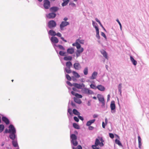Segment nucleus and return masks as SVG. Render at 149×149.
<instances>
[{"label":"nucleus","instance_id":"7c9ffc66","mask_svg":"<svg viewBox=\"0 0 149 149\" xmlns=\"http://www.w3.org/2000/svg\"><path fill=\"white\" fill-rule=\"evenodd\" d=\"M72 112L73 113L76 115H80V113L76 109H74L73 110Z\"/></svg>","mask_w":149,"mask_h":149},{"label":"nucleus","instance_id":"ddd939ff","mask_svg":"<svg viewBox=\"0 0 149 149\" xmlns=\"http://www.w3.org/2000/svg\"><path fill=\"white\" fill-rule=\"evenodd\" d=\"M59 9V8L57 7L53 6L50 8L49 10L52 12L55 13Z\"/></svg>","mask_w":149,"mask_h":149},{"label":"nucleus","instance_id":"a19ab883","mask_svg":"<svg viewBox=\"0 0 149 149\" xmlns=\"http://www.w3.org/2000/svg\"><path fill=\"white\" fill-rule=\"evenodd\" d=\"M66 53V52H64L61 51H60V52H59V54L61 56H65V54Z\"/></svg>","mask_w":149,"mask_h":149},{"label":"nucleus","instance_id":"f3484780","mask_svg":"<svg viewBox=\"0 0 149 149\" xmlns=\"http://www.w3.org/2000/svg\"><path fill=\"white\" fill-rule=\"evenodd\" d=\"M84 49L83 48H81L80 50H77L76 52V54L77 57H78L80 56L81 53L83 52Z\"/></svg>","mask_w":149,"mask_h":149},{"label":"nucleus","instance_id":"7ed1b4c3","mask_svg":"<svg viewBox=\"0 0 149 149\" xmlns=\"http://www.w3.org/2000/svg\"><path fill=\"white\" fill-rule=\"evenodd\" d=\"M15 136V137H13L12 138V139H10L12 140V144L14 147H17V149H19V146L17 143V134H16Z\"/></svg>","mask_w":149,"mask_h":149},{"label":"nucleus","instance_id":"c03bdc74","mask_svg":"<svg viewBox=\"0 0 149 149\" xmlns=\"http://www.w3.org/2000/svg\"><path fill=\"white\" fill-rule=\"evenodd\" d=\"M77 41L78 42H79V43H80L81 44H84V40H80L79 39H77Z\"/></svg>","mask_w":149,"mask_h":149},{"label":"nucleus","instance_id":"3c124183","mask_svg":"<svg viewBox=\"0 0 149 149\" xmlns=\"http://www.w3.org/2000/svg\"><path fill=\"white\" fill-rule=\"evenodd\" d=\"M101 35L102 36H103L105 40L107 39V37L106 36L105 34H104V33H103V32H101Z\"/></svg>","mask_w":149,"mask_h":149},{"label":"nucleus","instance_id":"4be33fe9","mask_svg":"<svg viewBox=\"0 0 149 149\" xmlns=\"http://www.w3.org/2000/svg\"><path fill=\"white\" fill-rule=\"evenodd\" d=\"M97 88L99 90L101 91H103L105 89V87L102 85H98L97 86Z\"/></svg>","mask_w":149,"mask_h":149},{"label":"nucleus","instance_id":"c85d7f7f","mask_svg":"<svg viewBox=\"0 0 149 149\" xmlns=\"http://www.w3.org/2000/svg\"><path fill=\"white\" fill-rule=\"evenodd\" d=\"M73 74L76 78H79L80 77V75L76 72L73 71L72 72Z\"/></svg>","mask_w":149,"mask_h":149},{"label":"nucleus","instance_id":"680f3d73","mask_svg":"<svg viewBox=\"0 0 149 149\" xmlns=\"http://www.w3.org/2000/svg\"><path fill=\"white\" fill-rule=\"evenodd\" d=\"M56 36H57L58 37H61V34L60 33H56Z\"/></svg>","mask_w":149,"mask_h":149},{"label":"nucleus","instance_id":"f704fd0d","mask_svg":"<svg viewBox=\"0 0 149 149\" xmlns=\"http://www.w3.org/2000/svg\"><path fill=\"white\" fill-rule=\"evenodd\" d=\"M122 84H120L118 86V91L120 93V95L121 94V93H122Z\"/></svg>","mask_w":149,"mask_h":149},{"label":"nucleus","instance_id":"5fc2aeb1","mask_svg":"<svg viewBox=\"0 0 149 149\" xmlns=\"http://www.w3.org/2000/svg\"><path fill=\"white\" fill-rule=\"evenodd\" d=\"M116 21L118 22V23L119 24L120 26V29H121L122 25H121V23H120V22L119 21V20L118 19H116Z\"/></svg>","mask_w":149,"mask_h":149},{"label":"nucleus","instance_id":"37998d69","mask_svg":"<svg viewBox=\"0 0 149 149\" xmlns=\"http://www.w3.org/2000/svg\"><path fill=\"white\" fill-rule=\"evenodd\" d=\"M4 128V125L3 124L0 125V133L2 132Z\"/></svg>","mask_w":149,"mask_h":149},{"label":"nucleus","instance_id":"f8f14e48","mask_svg":"<svg viewBox=\"0 0 149 149\" xmlns=\"http://www.w3.org/2000/svg\"><path fill=\"white\" fill-rule=\"evenodd\" d=\"M50 40L52 43H57L58 42V40L57 37L52 36L50 38Z\"/></svg>","mask_w":149,"mask_h":149},{"label":"nucleus","instance_id":"0e129e2a","mask_svg":"<svg viewBox=\"0 0 149 149\" xmlns=\"http://www.w3.org/2000/svg\"><path fill=\"white\" fill-rule=\"evenodd\" d=\"M91 101L90 100H89L88 101V102L87 103V104L88 106H90L91 105Z\"/></svg>","mask_w":149,"mask_h":149},{"label":"nucleus","instance_id":"a878e982","mask_svg":"<svg viewBox=\"0 0 149 149\" xmlns=\"http://www.w3.org/2000/svg\"><path fill=\"white\" fill-rule=\"evenodd\" d=\"M100 143V142L99 141V139H98V138H96L95 139V145H94L97 146L99 145L100 147H101Z\"/></svg>","mask_w":149,"mask_h":149},{"label":"nucleus","instance_id":"5701e85b","mask_svg":"<svg viewBox=\"0 0 149 149\" xmlns=\"http://www.w3.org/2000/svg\"><path fill=\"white\" fill-rule=\"evenodd\" d=\"M56 33L52 30H50L48 32V34L51 36H56Z\"/></svg>","mask_w":149,"mask_h":149},{"label":"nucleus","instance_id":"69168bd1","mask_svg":"<svg viewBox=\"0 0 149 149\" xmlns=\"http://www.w3.org/2000/svg\"><path fill=\"white\" fill-rule=\"evenodd\" d=\"M105 124L104 122H103L102 123V127L103 128H105Z\"/></svg>","mask_w":149,"mask_h":149},{"label":"nucleus","instance_id":"4c0bfd02","mask_svg":"<svg viewBox=\"0 0 149 149\" xmlns=\"http://www.w3.org/2000/svg\"><path fill=\"white\" fill-rule=\"evenodd\" d=\"M96 29V37L97 39H100V36L99 35V30H98L97 28Z\"/></svg>","mask_w":149,"mask_h":149},{"label":"nucleus","instance_id":"49530a36","mask_svg":"<svg viewBox=\"0 0 149 149\" xmlns=\"http://www.w3.org/2000/svg\"><path fill=\"white\" fill-rule=\"evenodd\" d=\"M66 78L69 81H71V78L68 74H66Z\"/></svg>","mask_w":149,"mask_h":149},{"label":"nucleus","instance_id":"2f4dec72","mask_svg":"<svg viewBox=\"0 0 149 149\" xmlns=\"http://www.w3.org/2000/svg\"><path fill=\"white\" fill-rule=\"evenodd\" d=\"M92 24L93 26L95 28L96 30V28H97L98 30H99V28L97 26V24L96 22L93 21H92Z\"/></svg>","mask_w":149,"mask_h":149},{"label":"nucleus","instance_id":"423d86ee","mask_svg":"<svg viewBox=\"0 0 149 149\" xmlns=\"http://www.w3.org/2000/svg\"><path fill=\"white\" fill-rule=\"evenodd\" d=\"M56 26V23L54 20H50L48 22V26L50 29H52L55 27Z\"/></svg>","mask_w":149,"mask_h":149},{"label":"nucleus","instance_id":"6e6d98bb","mask_svg":"<svg viewBox=\"0 0 149 149\" xmlns=\"http://www.w3.org/2000/svg\"><path fill=\"white\" fill-rule=\"evenodd\" d=\"M74 120L77 122H78L79 121V118H78L76 116H74Z\"/></svg>","mask_w":149,"mask_h":149},{"label":"nucleus","instance_id":"bf43d9fd","mask_svg":"<svg viewBox=\"0 0 149 149\" xmlns=\"http://www.w3.org/2000/svg\"><path fill=\"white\" fill-rule=\"evenodd\" d=\"M69 5H71L72 7H75L76 6V4L74 3H69Z\"/></svg>","mask_w":149,"mask_h":149},{"label":"nucleus","instance_id":"4468645a","mask_svg":"<svg viewBox=\"0 0 149 149\" xmlns=\"http://www.w3.org/2000/svg\"><path fill=\"white\" fill-rule=\"evenodd\" d=\"M71 93L72 95L75 96L76 97V98H81L82 97V96L81 95L79 94L78 93H75L73 91H72Z\"/></svg>","mask_w":149,"mask_h":149},{"label":"nucleus","instance_id":"393cba45","mask_svg":"<svg viewBox=\"0 0 149 149\" xmlns=\"http://www.w3.org/2000/svg\"><path fill=\"white\" fill-rule=\"evenodd\" d=\"M72 59V57L71 56H65L63 58V59L65 61H71Z\"/></svg>","mask_w":149,"mask_h":149},{"label":"nucleus","instance_id":"8fccbe9b","mask_svg":"<svg viewBox=\"0 0 149 149\" xmlns=\"http://www.w3.org/2000/svg\"><path fill=\"white\" fill-rule=\"evenodd\" d=\"M98 146L94 145H92V148L93 149H100L99 148L97 147Z\"/></svg>","mask_w":149,"mask_h":149},{"label":"nucleus","instance_id":"39448f33","mask_svg":"<svg viewBox=\"0 0 149 149\" xmlns=\"http://www.w3.org/2000/svg\"><path fill=\"white\" fill-rule=\"evenodd\" d=\"M81 91L83 93L87 95H92L94 94V92L91 90L88 89L86 87L83 88L81 89Z\"/></svg>","mask_w":149,"mask_h":149},{"label":"nucleus","instance_id":"79ce46f5","mask_svg":"<svg viewBox=\"0 0 149 149\" xmlns=\"http://www.w3.org/2000/svg\"><path fill=\"white\" fill-rule=\"evenodd\" d=\"M57 47H58L59 49L61 50H65V48L62 45H58Z\"/></svg>","mask_w":149,"mask_h":149},{"label":"nucleus","instance_id":"20e7f679","mask_svg":"<svg viewBox=\"0 0 149 149\" xmlns=\"http://www.w3.org/2000/svg\"><path fill=\"white\" fill-rule=\"evenodd\" d=\"M97 97L100 103H101L102 107H104L105 105V100L103 96L101 94H98Z\"/></svg>","mask_w":149,"mask_h":149},{"label":"nucleus","instance_id":"e433bc0d","mask_svg":"<svg viewBox=\"0 0 149 149\" xmlns=\"http://www.w3.org/2000/svg\"><path fill=\"white\" fill-rule=\"evenodd\" d=\"M70 0H66V1H63L62 4V6L63 7L66 6Z\"/></svg>","mask_w":149,"mask_h":149},{"label":"nucleus","instance_id":"cd10ccee","mask_svg":"<svg viewBox=\"0 0 149 149\" xmlns=\"http://www.w3.org/2000/svg\"><path fill=\"white\" fill-rule=\"evenodd\" d=\"M98 139H99L100 141H101L100 142V145H101V147L103 146H104V144L103 143V142H104V141L103 139L102 138V137H98Z\"/></svg>","mask_w":149,"mask_h":149},{"label":"nucleus","instance_id":"473e14b6","mask_svg":"<svg viewBox=\"0 0 149 149\" xmlns=\"http://www.w3.org/2000/svg\"><path fill=\"white\" fill-rule=\"evenodd\" d=\"M65 70L68 74L72 72L70 70V68L66 67L65 69Z\"/></svg>","mask_w":149,"mask_h":149},{"label":"nucleus","instance_id":"58836bf2","mask_svg":"<svg viewBox=\"0 0 149 149\" xmlns=\"http://www.w3.org/2000/svg\"><path fill=\"white\" fill-rule=\"evenodd\" d=\"M84 74L86 75L88 74V68L87 67H86L84 69L83 71Z\"/></svg>","mask_w":149,"mask_h":149},{"label":"nucleus","instance_id":"9d476101","mask_svg":"<svg viewBox=\"0 0 149 149\" xmlns=\"http://www.w3.org/2000/svg\"><path fill=\"white\" fill-rule=\"evenodd\" d=\"M110 107L111 110V112L113 113H115L116 112V106L114 101H111Z\"/></svg>","mask_w":149,"mask_h":149},{"label":"nucleus","instance_id":"f257e3e1","mask_svg":"<svg viewBox=\"0 0 149 149\" xmlns=\"http://www.w3.org/2000/svg\"><path fill=\"white\" fill-rule=\"evenodd\" d=\"M8 127V129H6L4 133H9V137L10 139H12L13 137H15V135L16 134V130L14 126L12 124H10Z\"/></svg>","mask_w":149,"mask_h":149},{"label":"nucleus","instance_id":"9b49d317","mask_svg":"<svg viewBox=\"0 0 149 149\" xmlns=\"http://www.w3.org/2000/svg\"><path fill=\"white\" fill-rule=\"evenodd\" d=\"M56 16V14L54 13H51L47 15L46 16L49 19H53Z\"/></svg>","mask_w":149,"mask_h":149},{"label":"nucleus","instance_id":"864d4df0","mask_svg":"<svg viewBox=\"0 0 149 149\" xmlns=\"http://www.w3.org/2000/svg\"><path fill=\"white\" fill-rule=\"evenodd\" d=\"M109 137L111 139H113L114 137V135L112 133H109Z\"/></svg>","mask_w":149,"mask_h":149},{"label":"nucleus","instance_id":"bb28decb","mask_svg":"<svg viewBox=\"0 0 149 149\" xmlns=\"http://www.w3.org/2000/svg\"><path fill=\"white\" fill-rule=\"evenodd\" d=\"M74 101L77 103L80 104L82 102L81 100L79 98L74 97Z\"/></svg>","mask_w":149,"mask_h":149},{"label":"nucleus","instance_id":"a18cd8bd","mask_svg":"<svg viewBox=\"0 0 149 149\" xmlns=\"http://www.w3.org/2000/svg\"><path fill=\"white\" fill-rule=\"evenodd\" d=\"M90 87L93 89H96L97 88V86L94 84H91L90 85Z\"/></svg>","mask_w":149,"mask_h":149},{"label":"nucleus","instance_id":"aec40b11","mask_svg":"<svg viewBox=\"0 0 149 149\" xmlns=\"http://www.w3.org/2000/svg\"><path fill=\"white\" fill-rule=\"evenodd\" d=\"M130 59L133 64L134 65H136L137 64V61L135 60L133 57L132 56H130Z\"/></svg>","mask_w":149,"mask_h":149},{"label":"nucleus","instance_id":"4d7b16f0","mask_svg":"<svg viewBox=\"0 0 149 149\" xmlns=\"http://www.w3.org/2000/svg\"><path fill=\"white\" fill-rule=\"evenodd\" d=\"M56 43H52V45L55 49H56V48H57L56 47H57L58 45H56Z\"/></svg>","mask_w":149,"mask_h":149},{"label":"nucleus","instance_id":"412c9836","mask_svg":"<svg viewBox=\"0 0 149 149\" xmlns=\"http://www.w3.org/2000/svg\"><path fill=\"white\" fill-rule=\"evenodd\" d=\"M95 121V119H93L87 121L86 124V125L87 126H90L91 124L93 123Z\"/></svg>","mask_w":149,"mask_h":149},{"label":"nucleus","instance_id":"f03ea898","mask_svg":"<svg viewBox=\"0 0 149 149\" xmlns=\"http://www.w3.org/2000/svg\"><path fill=\"white\" fill-rule=\"evenodd\" d=\"M71 143L73 146H77L78 145V142L77 141V137L74 134H72L70 135Z\"/></svg>","mask_w":149,"mask_h":149},{"label":"nucleus","instance_id":"6ab92c4d","mask_svg":"<svg viewBox=\"0 0 149 149\" xmlns=\"http://www.w3.org/2000/svg\"><path fill=\"white\" fill-rule=\"evenodd\" d=\"M100 52L106 59H108L107 53L105 50L103 49L100 51Z\"/></svg>","mask_w":149,"mask_h":149},{"label":"nucleus","instance_id":"13d9d810","mask_svg":"<svg viewBox=\"0 0 149 149\" xmlns=\"http://www.w3.org/2000/svg\"><path fill=\"white\" fill-rule=\"evenodd\" d=\"M88 129L89 130H93L94 128V127L92 126H91V125L90 126H88Z\"/></svg>","mask_w":149,"mask_h":149},{"label":"nucleus","instance_id":"ea45409f","mask_svg":"<svg viewBox=\"0 0 149 149\" xmlns=\"http://www.w3.org/2000/svg\"><path fill=\"white\" fill-rule=\"evenodd\" d=\"M73 126L74 127L75 129H79V125L76 123H73Z\"/></svg>","mask_w":149,"mask_h":149},{"label":"nucleus","instance_id":"c9c22d12","mask_svg":"<svg viewBox=\"0 0 149 149\" xmlns=\"http://www.w3.org/2000/svg\"><path fill=\"white\" fill-rule=\"evenodd\" d=\"M115 143L118 145L119 146H123V145L120 142V141L118 139H116L115 140Z\"/></svg>","mask_w":149,"mask_h":149},{"label":"nucleus","instance_id":"603ef678","mask_svg":"<svg viewBox=\"0 0 149 149\" xmlns=\"http://www.w3.org/2000/svg\"><path fill=\"white\" fill-rule=\"evenodd\" d=\"M66 83L68 85H69L70 86H73V83L72 84L70 81H67L66 82Z\"/></svg>","mask_w":149,"mask_h":149},{"label":"nucleus","instance_id":"1a4fd4ad","mask_svg":"<svg viewBox=\"0 0 149 149\" xmlns=\"http://www.w3.org/2000/svg\"><path fill=\"white\" fill-rule=\"evenodd\" d=\"M73 86L79 89H82V88L85 87V85L83 83L81 84H78L76 83H73Z\"/></svg>","mask_w":149,"mask_h":149},{"label":"nucleus","instance_id":"6e6552de","mask_svg":"<svg viewBox=\"0 0 149 149\" xmlns=\"http://www.w3.org/2000/svg\"><path fill=\"white\" fill-rule=\"evenodd\" d=\"M43 6L45 9H49L50 6V3L49 0H44L43 1Z\"/></svg>","mask_w":149,"mask_h":149},{"label":"nucleus","instance_id":"a211bd4d","mask_svg":"<svg viewBox=\"0 0 149 149\" xmlns=\"http://www.w3.org/2000/svg\"><path fill=\"white\" fill-rule=\"evenodd\" d=\"M73 66L74 68L77 70H78L81 68L80 64L79 63H75L74 64Z\"/></svg>","mask_w":149,"mask_h":149},{"label":"nucleus","instance_id":"2eb2a0df","mask_svg":"<svg viewBox=\"0 0 149 149\" xmlns=\"http://www.w3.org/2000/svg\"><path fill=\"white\" fill-rule=\"evenodd\" d=\"M2 119L3 121L4 122L6 125H8L10 123V121L9 119L5 116H3Z\"/></svg>","mask_w":149,"mask_h":149},{"label":"nucleus","instance_id":"09e8293b","mask_svg":"<svg viewBox=\"0 0 149 149\" xmlns=\"http://www.w3.org/2000/svg\"><path fill=\"white\" fill-rule=\"evenodd\" d=\"M76 47L77 49H80L81 47V45L77 42V45H76Z\"/></svg>","mask_w":149,"mask_h":149},{"label":"nucleus","instance_id":"c756f323","mask_svg":"<svg viewBox=\"0 0 149 149\" xmlns=\"http://www.w3.org/2000/svg\"><path fill=\"white\" fill-rule=\"evenodd\" d=\"M138 137L139 142V148L140 149H141V139L140 136H138Z\"/></svg>","mask_w":149,"mask_h":149},{"label":"nucleus","instance_id":"e2e57ef3","mask_svg":"<svg viewBox=\"0 0 149 149\" xmlns=\"http://www.w3.org/2000/svg\"><path fill=\"white\" fill-rule=\"evenodd\" d=\"M98 116V115L97 114H95L93 116V117L94 118H96Z\"/></svg>","mask_w":149,"mask_h":149},{"label":"nucleus","instance_id":"052dcab7","mask_svg":"<svg viewBox=\"0 0 149 149\" xmlns=\"http://www.w3.org/2000/svg\"><path fill=\"white\" fill-rule=\"evenodd\" d=\"M78 117L82 121H83L84 120V118L83 117L79 116V115H78Z\"/></svg>","mask_w":149,"mask_h":149},{"label":"nucleus","instance_id":"338daca9","mask_svg":"<svg viewBox=\"0 0 149 149\" xmlns=\"http://www.w3.org/2000/svg\"><path fill=\"white\" fill-rule=\"evenodd\" d=\"M77 148V149H82V147L80 145H78Z\"/></svg>","mask_w":149,"mask_h":149},{"label":"nucleus","instance_id":"dca6fc26","mask_svg":"<svg viewBox=\"0 0 149 149\" xmlns=\"http://www.w3.org/2000/svg\"><path fill=\"white\" fill-rule=\"evenodd\" d=\"M97 74V72L94 71L92 74V75L90 77L91 79H96Z\"/></svg>","mask_w":149,"mask_h":149},{"label":"nucleus","instance_id":"774afa93","mask_svg":"<svg viewBox=\"0 0 149 149\" xmlns=\"http://www.w3.org/2000/svg\"><path fill=\"white\" fill-rule=\"evenodd\" d=\"M95 20L97 22H98L99 24L100 22V21L97 18H95Z\"/></svg>","mask_w":149,"mask_h":149},{"label":"nucleus","instance_id":"72a5a7b5","mask_svg":"<svg viewBox=\"0 0 149 149\" xmlns=\"http://www.w3.org/2000/svg\"><path fill=\"white\" fill-rule=\"evenodd\" d=\"M66 65L67 68H70L72 65V64L70 61H68L66 63Z\"/></svg>","mask_w":149,"mask_h":149},{"label":"nucleus","instance_id":"de8ad7c7","mask_svg":"<svg viewBox=\"0 0 149 149\" xmlns=\"http://www.w3.org/2000/svg\"><path fill=\"white\" fill-rule=\"evenodd\" d=\"M68 112L71 116H72V110L71 109L68 108Z\"/></svg>","mask_w":149,"mask_h":149},{"label":"nucleus","instance_id":"0eeeda50","mask_svg":"<svg viewBox=\"0 0 149 149\" xmlns=\"http://www.w3.org/2000/svg\"><path fill=\"white\" fill-rule=\"evenodd\" d=\"M70 24L69 22L67 21H62L60 25V29L61 31L64 30V27L69 25Z\"/></svg>","mask_w":149,"mask_h":149},{"label":"nucleus","instance_id":"b1692460","mask_svg":"<svg viewBox=\"0 0 149 149\" xmlns=\"http://www.w3.org/2000/svg\"><path fill=\"white\" fill-rule=\"evenodd\" d=\"M74 52V50L73 48H69L67 49V52L68 54H72Z\"/></svg>","mask_w":149,"mask_h":149}]
</instances>
